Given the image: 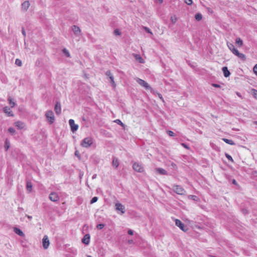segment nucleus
Wrapping results in <instances>:
<instances>
[{"label": "nucleus", "instance_id": "obj_2", "mask_svg": "<svg viewBox=\"0 0 257 257\" xmlns=\"http://www.w3.org/2000/svg\"><path fill=\"white\" fill-rule=\"evenodd\" d=\"M173 189L175 192L179 195H185L186 194V191L181 186L174 185Z\"/></svg>", "mask_w": 257, "mask_h": 257}, {"label": "nucleus", "instance_id": "obj_55", "mask_svg": "<svg viewBox=\"0 0 257 257\" xmlns=\"http://www.w3.org/2000/svg\"><path fill=\"white\" fill-rule=\"evenodd\" d=\"M236 94L239 96V97H241V95L238 92H236Z\"/></svg>", "mask_w": 257, "mask_h": 257}, {"label": "nucleus", "instance_id": "obj_57", "mask_svg": "<svg viewBox=\"0 0 257 257\" xmlns=\"http://www.w3.org/2000/svg\"><path fill=\"white\" fill-rule=\"evenodd\" d=\"M243 211L244 213H245V214L247 213V211L246 210H243Z\"/></svg>", "mask_w": 257, "mask_h": 257}, {"label": "nucleus", "instance_id": "obj_1", "mask_svg": "<svg viewBox=\"0 0 257 257\" xmlns=\"http://www.w3.org/2000/svg\"><path fill=\"white\" fill-rule=\"evenodd\" d=\"M93 144V140L91 138L87 137L84 138L81 143V145L84 148H88Z\"/></svg>", "mask_w": 257, "mask_h": 257}, {"label": "nucleus", "instance_id": "obj_22", "mask_svg": "<svg viewBox=\"0 0 257 257\" xmlns=\"http://www.w3.org/2000/svg\"><path fill=\"white\" fill-rule=\"evenodd\" d=\"M235 55L237 56L238 58H239L242 60L244 61L246 59V57H245V55H244L242 53H241L239 52L238 51L235 54Z\"/></svg>", "mask_w": 257, "mask_h": 257}, {"label": "nucleus", "instance_id": "obj_19", "mask_svg": "<svg viewBox=\"0 0 257 257\" xmlns=\"http://www.w3.org/2000/svg\"><path fill=\"white\" fill-rule=\"evenodd\" d=\"M155 170L157 173L161 175H166L167 174V171L163 168H156Z\"/></svg>", "mask_w": 257, "mask_h": 257}, {"label": "nucleus", "instance_id": "obj_8", "mask_svg": "<svg viewBox=\"0 0 257 257\" xmlns=\"http://www.w3.org/2000/svg\"><path fill=\"white\" fill-rule=\"evenodd\" d=\"M69 123L71 127V130L72 132L74 133L78 130V125L75 123L74 120L73 119H69Z\"/></svg>", "mask_w": 257, "mask_h": 257}, {"label": "nucleus", "instance_id": "obj_24", "mask_svg": "<svg viewBox=\"0 0 257 257\" xmlns=\"http://www.w3.org/2000/svg\"><path fill=\"white\" fill-rule=\"evenodd\" d=\"M112 165L113 167L116 168L119 165V162L116 158H113L112 160Z\"/></svg>", "mask_w": 257, "mask_h": 257}, {"label": "nucleus", "instance_id": "obj_44", "mask_svg": "<svg viewBox=\"0 0 257 257\" xmlns=\"http://www.w3.org/2000/svg\"><path fill=\"white\" fill-rule=\"evenodd\" d=\"M127 233H128V234L129 235H133V234H134V231H133V230H131V229H130V230H128Z\"/></svg>", "mask_w": 257, "mask_h": 257}, {"label": "nucleus", "instance_id": "obj_59", "mask_svg": "<svg viewBox=\"0 0 257 257\" xmlns=\"http://www.w3.org/2000/svg\"><path fill=\"white\" fill-rule=\"evenodd\" d=\"M132 242H133V240H130V241H129V242H130V243H132Z\"/></svg>", "mask_w": 257, "mask_h": 257}, {"label": "nucleus", "instance_id": "obj_35", "mask_svg": "<svg viewBox=\"0 0 257 257\" xmlns=\"http://www.w3.org/2000/svg\"><path fill=\"white\" fill-rule=\"evenodd\" d=\"M252 95L255 98L257 99V90L255 89L252 90Z\"/></svg>", "mask_w": 257, "mask_h": 257}, {"label": "nucleus", "instance_id": "obj_6", "mask_svg": "<svg viewBox=\"0 0 257 257\" xmlns=\"http://www.w3.org/2000/svg\"><path fill=\"white\" fill-rule=\"evenodd\" d=\"M133 168L136 171L138 172L142 173L144 171L143 166L141 164L139 163H134L133 165Z\"/></svg>", "mask_w": 257, "mask_h": 257}, {"label": "nucleus", "instance_id": "obj_43", "mask_svg": "<svg viewBox=\"0 0 257 257\" xmlns=\"http://www.w3.org/2000/svg\"><path fill=\"white\" fill-rule=\"evenodd\" d=\"M253 70L254 73L257 74V64L254 66Z\"/></svg>", "mask_w": 257, "mask_h": 257}, {"label": "nucleus", "instance_id": "obj_15", "mask_svg": "<svg viewBox=\"0 0 257 257\" xmlns=\"http://www.w3.org/2000/svg\"><path fill=\"white\" fill-rule=\"evenodd\" d=\"M30 3L29 1H25L22 4L21 9L23 11H26L30 7Z\"/></svg>", "mask_w": 257, "mask_h": 257}, {"label": "nucleus", "instance_id": "obj_45", "mask_svg": "<svg viewBox=\"0 0 257 257\" xmlns=\"http://www.w3.org/2000/svg\"><path fill=\"white\" fill-rule=\"evenodd\" d=\"M171 20H172V22L173 23H175L176 21H177V18H175L174 19H173V17H171Z\"/></svg>", "mask_w": 257, "mask_h": 257}, {"label": "nucleus", "instance_id": "obj_39", "mask_svg": "<svg viewBox=\"0 0 257 257\" xmlns=\"http://www.w3.org/2000/svg\"><path fill=\"white\" fill-rule=\"evenodd\" d=\"M104 224L100 223V224H98L96 227L99 229H102L104 227Z\"/></svg>", "mask_w": 257, "mask_h": 257}, {"label": "nucleus", "instance_id": "obj_7", "mask_svg": "<svg viewBox=\"0 0 257 257\" xmlns=\"http://www.w3.org/2000/svg\"><path fill=\"white\" fill-rule=\"evenodd\" d=\"M49 198L51 201L56 202L59 201V196L57 193L52 192L49 194Z\"/></svg>", "mask_w": 257, "mask_h": 257}, {"label": "nucleus", "instance_id": "obj_26", "mask_svg": "<svg viewBox=\"0 0 257 257\" xmlns=\"http://www.w3.org/2000/svg\"><path fill=\"white\" fill-rule=\"evenodd\" d=\"M8 100L10 104L11 107H14L16 105V103L13 101V99L11 96H9L8 98Z\"/></svg>", "mask_w": 257, "mask_h": 257}, {"label": "nucleus", "instance_id": "obj_31", "mask_svg": "<svg viewBox=\"0 0 257 257\" xmlns=\"http://www.w3.org/2000/svg\"><path fill=\"white\" fill-rule=\"evenodd\" d=\"M195 18L196 20L200 21L202 19V15L200 13H197L195 15Z\"/></svg>", "mask_w": 257, "mask_h": 257}, {"label": "nucleus", "instance_id": "obj_4", "mask_svg": "<svg viewBox=\"0 0 257 257\" xmlns=\"http://www.w3.org/2000/svg\"><path fill=\"white\" fill-rule=\"evenodd\" d=\"M45 116L47 119V120L50 124H52L54 122L55 120V116L52 110L47 111L45 114Z\"/></svg>", "mask_w": 257, "mask_h": 257}, {"label": "nucleus", "instance_id": "obj_48", "mask_svg": "<svg viewBox=\"0 0 257 257\" xmlns=\"http://www.w3.org/2000/svg\"><path fill=\"white\" fill-rule=\"evenodd\" d=\"M158 96L159 97V98L161 99V100H163V97L162 96V95L160 93L158 94Z\"/></svg>", "mask_w": 257, "mask_h": 257}, {"label": "nucleus", "instance_id": "obj_54", "mask_svg": "<svg viewBox=\"0 0 257 257\" xmlns=\"http://www.w3.org/2000/svg\"><path fill=\"white\" fill-rule=\"evenodd\" d=\"M232 183L234 184H236V182L235 180H233V181H232Z\"/></svg>", "mask_w": 257, "mask_h": 257}, {"label": "nucleus", "instance_id": "obj_58", "mask_svg": "<svg viewBox=\"0 0 257 257\" xmlns=\"http://www.w3.org/2000/svg\"><path fill=\"white\" fill-rule=\"evenodd\" d=\"M254 123L257 125V121H254Z\"/></svg>", "mask_w": 257, "mask_h": 257}, {"label": "nucleus", "instance_id": "obj_38", "mask_svg": "<svg viewBox=\"0 0 257 257\" xmlns=\"http://www.w3.org/2000/svg\"><path fill=\"white\" fill-rule=\"evenodd\" d=\"M114 122L118 124H120L121 126H124V124L121 122V121L120 119H116L115 120H114Z\"/></svg>", "mask_w": 257, "mask_h": 257}, {"label": "nucleus", "instance_id": "obj_27", "mask_svg": "<svg viewBox=\"0 0 257 257\" xmlns=\"http://www.w3.org/2000/svg\"><path fill=\"white\" fill-rule=\"evenodd\" d=\"M222 140L224 142H225L226 144H228L229 145H235V143H234V142L231 140H229V139H227L226 138H223Z\"/></svg>", "mask_w": 257, "mask_h": 257}, {"label": "nucleus", "instance_id": "obj_32", "mask_svg": "<svg viewBox=\"0 0 257 257\" xmlns=\"http://www.w3.org/2000/svg\"><path fill=\"white\" fill-rule=\"evenodd\" d=\"M15 64L19 66H21L22 65V61L19 59H16Z\"/></svg>", "mask_w": 257, "mask_h": 257}, {"label": "nucleus", "instance_id": "obj_61", "mask_svg": "<svg viewBox=\"0 0 257 257\" xmlns=\"http://www.w3.org/2000/svg\"><path fill=\"white\" fill-rule=\"evenodd\" d=\"M211 257H216V256H211Z\"/></svg>", "mask_w": 257, "mask_h": 257}, {"label": "nucleus", "instance_id": "obj_33", "mask_svg": "<svg viewBox=\"0 0 257 257\" xmlns=\"http://www.w3.org/2000/svg\"><path fill=\"white\" fill-rule=\"evenodd\" d=\"M8 132L12 135H14L16 132L15 130L13 127H10L8 129Z\"/></svg>", "mask_w": 257, "mask_h": 257}, {"label": "nucleus", "instance_id": "obj_60", "mask_svg": "<svg viewBox=\"0 0 257 257\" xmlns=\"http://www.w3.org/2000/svg\"><path fill=\"white\" fill-rule=\"evenodd\" d=\"M87 257H92V256L90 255H88Z\"/></svg>", "mask_w": 257, "mask_h": 257}, {"label": "nucleus", "instance_id": "obj_49", "mask_svg": "<svg viewBox=\"0 0 257 257\" xmlns=\"http://www.w3.org/2000/svg\"><path fill=\"white\" fill-rule=\"evenodd\" d=\"M75 155L76 156L79 157V154H78V151H76V152H75Z\"/></svg>", "mask_w": 257, "mask_h": 257}, {"label": "nucleus", "instance_id": "obj_37", "mask_svg": "<svg viewBox=\"0 0 257 257\" xmlns=\"http://www.w3.org/2000/svg\"><path fill=\"white\" fill-rule=\"evenodd\" d=\"M98 200V198L97 197H94L92 198V199L90 201V203L93 204L95 202H96Z\"/></svg>", "mask_w": 257, "mask_h": 257}, {"label": "nucleus", "instance_id": "obj_40", "mask_svg": "<svg viewBox=\"0 0 257 257\" xmlns=\"http://www.w3.org/2000/svg\"><path fill=\"white\" fill-rule=\"evenodd\" d=\"M184 2L188 5H191L193 3L192 0H185Z\"/></svg>", "mask_w": 257, "mask_h": 257}, {"label": "nucleus", "instance_id": "obj_17", "mask_svg": "<svg viewBox=\"0 0 257 257\" xmlns=\"http://www.w3.org/2000/svg\"><path fill=\"white\" fill-rule=\"evenodd\" d=\"M82 242L84 244L88 245L90 242V235L89 234H85L82 239Z\"/></svg>", "mask_w": 257, "mask_h": 257}, {"label": "nucleus", "instance_id": "obj_50", "mask_svg": "<svg viewBox=\"0 0 257 257\" xmlns=\"http://www.w3.org/2000/svg\"><path fill=\"white\" fill-rule=\"evenodd\" d=\"M26 216L28 217V218L29 219H31L32 218V217L31 216H29V215H27Z\"/></svg>", "mask_w": 257, "mask_h": 257}, {"label": "nucleus", "instance_id": "obj_28", "mask_svg": "<svg viewBox=\"0 0 257 257\" xmlns=\"http://www.w3.org/2000/svg\"><path fill=\"white\" fill-rule=\"evenodd\" d=\"M4 147L6 151H8L10 147V143L8 139H6L5 141Z\"/></svg>", "mask_w": 257, "mask_h": 257}, {"label": "nucleus", "instance_id": "obj_25", "mask_svg": "<svg viewBox=\"0 0 257 257\" xmlns=\"http://www.w3.org/2000/svg\"><path fill=\"white\" fill-rule=\"evenodd\" d=\"M235 43L239 47H241L243 45V41L240 38H237L235 40Z\"/></svg>", "mask_w": 257, "mask_h": 257}, {"label": "nucleus", "instance_id": "obj_3", "mask_svg": "<svg viewBox=\"0 0 257 257\" xmlns=\"http://www.w3.org/2000/svg\"><path fill=\"white\" fill-rule=\"evenodd\" d=\"M136 81L142 87H144L147 90H151L152 88L150 85L145 80L139 78H136Z\"/></svg>", "mask_w": 257, "mask_h": 257}, {"label": "nucleus", "instance_id": "obj_53", "mask_svg": "<svg viewBox=\"0 0 257 257\" xmlns=\"http://www.w3.org/2000/svg\"><path fill=\"white\" fill-rule=\"evenodd\" d=\"M96 174H94V175H93L92 178L93 179H94L96 178Z\"/></svg>", "mask_w": 257, "mask_h": 257}, {"label": "nucleus", "instance_id": "obj_13", "mask_svg": "<svg viewBox=\"0 0 257 257\" xmlns=\"http://www.w3.org/2000/svg\"><path fill=\"white\" fill-rule=\"evenodd\" d=\"M227 45L229 49L233 54L235 55L238 51L237 49L235 48L234 46L232 43H227Z\"/></svg>", "mask_w": 257, "mask_h": 257}, {"label": "nucleus", "instance_id": "obj_41", "mask_svg": "<svg viewBox=\"0 0 257 257\" xmlns=\"http://www.w3.org/2000/svg\"><path fill=\"white\" fill-rule=\"evenodd\" d=\"M114 33L115 35H120V32H119V31L118 29H115L114 31Z\"/></svg>", "mask_w": 257, "mask_h": 257}, {"label": "nucleus", "instance_id": "obj_42", "mask_svg": "<svg viewBox=\"0 0 257 257\" xmlns=\"http://www.w3.org/2000/svg\"><path fill=\"white\" fill-rule=\"evenodd\" d=\"M168 134L170 136H171V137H173V136H175V134L173 132L171 131H168Z\"/></svg>", "mask_w": 257, "mask_h": 257}, {"label": "nucleus", "instance_id": "obj_16", "mask_svg": "<svg viewBox=\"0 0 257 257\" xmlns=\"http://www.w3.org/2000/svg\"><path fill=\"white\" fill-rule=\"evenodd\" d=\"M54 110L57 114H59L61 113V107L60 102H57L55 105Z\"/></svg>", "mask_w": 257, "mask_h": 257}, {"label": "nucleus", "instance_id": "obj_5", "mask_svg": "<svg viewBox=\"0 0 257 257\" xmlns=\"http://www.w3.org/2000/svg\"><path fill=\"white\" fill-rule=\"evenodd\" d=\"M175 224L184 232H186L188 229V227L179 219H176L175 220Z\"/></svg>", "mask_w": 257, "mask_h": 257}, {"label": "nucleus", "instance_id": "obj_18", "mask_svg": "<svg viewBox=\"0 0 257 257\" xmlns=\"http://www.w3.org/2000/svg\"><path fill=\"white\" fill-rule=\"evenodd\" d=\"M14 124L20 130L23 128L25 126V123L21 121H16Z\"/></svg>", "mask_w": 257, "mask_h": 257}, {"label": "nucleus", "instance_id": "obj_14", "mask_svg": "<svg viewBox=\"0 0 257 257\" xmlns=\"http://www.w3.org/2000/svg\"><path fill=\"white\" fill-rule=\"evenodd\" d=\"M4 112L8 116H13L14 114L12 112V111L11 110V109L8 106H5L3 108Z\"/></svg>", "mask_w": 257, "mask_h": 257}, {"label": "nucleus", "instance_id": "obj_51", "mask_svg": "<svg viewBox=\"0 0 257 257\" xmlns=\"http://www.w3.org/2000/svg\"><path fill=\"white\" fill-rule=\"evenodd\" d=\"M158 1L159 3L162 4L163 2V0H156Z\"/></svg>", "mask_w": 257, "mask_h": 257}, {"label": "nucleus", "instance_id": "obj_23", "mask_svg": "<svg viewBox=\"0 0 257 257\" xmlns=\"http://www.w3.org/2000/svg\"><path fill=\"white\" fill-rule=\"evenodd\" d=\"M135 59L138 60L140 63H144V60L142 57L139 54H134Z\"/></svg>", "mask_w": 257, "mask_h": 257}, {"label": "nucleus", "instance_id": "obj_29", "mask_svg": "<svg viewBox=\"0 0 257 257\" xmlns=\"http://www.w3.org/2000/svg\"><path fill=\"white\" fill-rule=\"evenodd\" d=\"M27 190L29 192H31L32 189V184L31 182H27Z\"/></svg>", "mask_w": 257, "mask_h": 257}, {"label": "nucleus", "instance_id": "obj_56", "mask_svg": "<svg viewBox=\"0 0 257 257\" xmlns=\"http://www.w3.org/2000/svg\"><path fill=\"white\" fill-rule=\"evenodd\" d=\"M192 197L194 200H195V198H197V197L196 196H192Z\"/></svg>", "mask_w": 257, "mask_h": 257}, {"label": "nucleus", "instance_id": "obj_21", "mask_svg": "<svg viewBox=\"0 0 257 257\" xmlns=\"http://www.w3.org/2000/svg\"><path fill=\"white\" fill-rule=\"evenodd\" d=\"M14 231H15V232L16 234H18L20 236H22L23 237V236H24V235H25V234L23 233V232L21 229H20L18 228L15 227L14 228Z\"/></svg>", "mask_w": 257, "mask_h": 257}, {"label": "nucleus", "instance_id": "obj_9", "mask_svg": "<svg viewBox=\"0 0 257 257\" xmlns=\"http://www.w3.org/2000/svg\"><path fill=\"white\" fill-rule=\"evenodd\" d=\"M43 246L44 249H47L49 246L50 242L48 237L47 235H44L42 240Z\"/></svg>", "mask_w": 257, "mask_h": 257}, {"label": "nucleus", "instance_id": "obj_36", "mask_svg": "<svg viewBox=\"0 0 257 257\" xmlns=\"http://www.w3.org/2000/svg\"><path fill=\"white\" fill-rule=\"evenodd\" d=\"M143 29H144V30H145L147 32H148V33H150V34H152V35L153 34V33H152V31H151V30H150L149 28H148V27H143Z\"/></svg>", "mask_w": 257, "mask_h": 257}, {"label": "nucleus", "instance_id": "obj_34", "mask_svg": "<svg viewBox=\"0 0 257 257\" xmlns=\"http://www.w3.org/2000/svg\"><path fill=\"white\" fill-rule=\"evenodd\" d=\"M225 156H226V157L227 158V159L228 160L232 162H233V160L232 157L230 155H229L228 154H225Z\"/></svg>", "mask_w": 257, "mask_h": 257}, {"label": "nucleus", "instance_id": "obj_20", "mask_svg": "<svg viewBox=\"0 0 257 257\" xmlns=\"http://www.w3.org/2000/svg\"><path fill=\"white\" fill-rule=\"evenodd\" d=\"M222 71H223L224 77H227L230 75V72L228 71L227 67H223L222 68Z\"/></svg>", "mask_w": 257, "mask_h": 257}, {"label": "nucleus", "instance_id": "obj_47", "mask_svg": "<svg viewBox=\"0 0 257 257\" xmlns=\"http://www.w3.org/2000/svg\"><path fill=\"white\" fill-rule=\"evenodd\" d=\"M212 86H213V87H218V88L220 87V86L219 84H214H214H212Z\"/></svg>", "mask_w": 257, "mask_h": 257}, {"label": "nucleus", "instance_id": "obj_46", "mask_svg": "<svg viewBox=\"0 0 257 257\" xmlns=\"http://www.w3.org/2000/svg\"><path fill=\"white\" fill-rule=\"evenodd\" d=\"M22 32L23 35L25 37L26 35V33L24 28L22 29Z\"/></svg>", "mask_w": 257, "mask_h": 257}, {"label": "nucleus", "instance_id": "obj_11", "mask_svg": "<svg viewBox=\"0 0 257 257\" xmlns=\"http://www.w3.org/2000/svg\"><path fill=\"white\" fill-rule=\"evenodd\" d=\"M72 30L73 32L74 33V34L76 36H79L80 35L81 30L79 27H78L76 25H73L72 27Z\"/></svg>", "mask_w": 257, "mask_h": 257}, {"label": "nucleus", "instance_id": "obj_10", "mask_svg": "<svg viewBox=\"0 0 257 257\" xmlns=\"http://www.w3.org/2000/svg\"><path fill=\"white\" fill-rule=\"evenodd\" d=\"M115 209L118 211H120L122 214H123L125 212V207L124 206L121 204V203H117L115 205Z\"/></svg>", "mask_w": 257, "mask_h": 257}, {"label": "nucleus", "instance_id": "obj_12", "mask_svg": "<svg viewBox=\"0 0 257 257\" xmlns=\"http://www.w3.org/2000/svg\"><path fill=\"white\" fill-rule=\"evenodd\" d=\"M105 75L110 79V83L112 84L113 87H115V84L114 81V78L110 71L109 70L107 71L105 73Z\"/></svg>", "mask_w": 257, "mask_h": 257}, {"label": "nucleus", "instance_id": "obj_52", "mask_svg": "<svg viewBox=\"0 0 257 257\" xmlns=\"http://www.w3.org/2000/svg\"><path fill=\"white\" fill-rule=\"evenodd\" d=\"M182 146H184L186 148H188L187 146L185 144H182Z\"/></svg>", "mask_w": 257, "mask_h": 257}, {"label": "nucleus", "instance_id": "obj_30", "mask_svg": "<svg viewBox=\"0 0 257 257\" xmlns=\"http://www.w3.org/2000/svg\"><path fill=\"white\" fill-rule=\"evenodd\" d=\"M63 53L67 56V57H70V54L68 51V50H67L66 48H64L62 50Z\"/></svg>", "mask_w": 257, "mask_h": 257}]
</instances>
